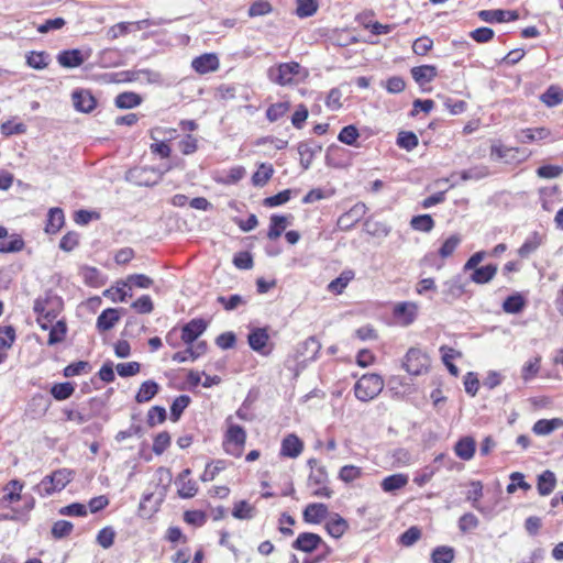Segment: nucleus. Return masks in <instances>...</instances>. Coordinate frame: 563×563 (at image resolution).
<instances>
[{
	"mask_svg": "<svg viewBox=\"0 0 563 563\" xmlns=\"http://www.w3.org/2000/svg\"><path fill=\"white\" fill-rule=\"evenodd\" d=\"M384 388V379L380 375L364 374L355 384L354 393L357 399L368 401L380 394Z\"/></svg>",
	"mask_w": 563,
	"mask_h": 563,
	"instance_id": "1",
	"label": "nucleus"
},
{
	"mask_svg": "<svg viewBox=\"0 0 563 563\" xmlns=\"http://www.w3.org/2000/svg\"><path fill=\"white\" fill-rule=\"evenodd\" d=\"M301 66L297 62L282 63L272 66L267 70L268 79L279 86H290L296 82L295 77L299 75Z\"/></svg>",
	"mask_w": 563,
	"mask_h": 563,
	"instance_id": "2",
	"label": "nucleus"
},
{
	"mask_svg": "<svg viewBox=\"0 0 563 563\" xmlns=\"http://www.w3.org/2000/svg\"><path fill=\"white\" fill-rule=\"evenodd\" d=\"M169 169L170 166H167L164 169L147 166L134 167L128 172L126 179L139 186L151 187L158 184L164 174Z\"/></svg>",
	"mask_w": 563,
	"mask_h": 563,
	"instance_id": "3",
	"label": "nucleus"
},
{
	"mask_svg": "<svg viewBox=\"0 0 563 563\" xmlns=\"http://www.w3.org/2000/svg\"><path fill=\"white\" fill-rule=\"evenodd\" d=\"M63 309L60 297L46 292L44 297L35 299L33 310L37 316H44L45 320L53 322Z\"/></svg>",
	"mask_w": 563,
	"mask_h": 563,
	"instance_id": "4",
	"label": "nucleus"
},
{
	"mask_svg": "<svg viewBox=\"0 0 563 563\" xmlns=\"http://www.w3.org/2000/svg\"><path fill=\"white\" fill-rule=\"evenodd\" d=\"M245 440V431L239 424H231L225 433L223 449L228 454L239 457L243 452Z\"/></svg>",
	"mask_w": 563,
	"mask_h": 563,
	"instance_id": "5",
	"label": "nucleus"
},
{
	"mask_svg": "<svg viewBox=\"0 0 563 563\" xmlns=\"http://www.w3.org/2000/svg\"><path fill=\"white\" fill-rule=\"evenodd\" d=\"M429 360L426 354H423L419 349L411 347L408 350L405 362L402 364L404 368L413 376L421 375L423 372L428 369Z\"/></svg>",
	"mask_w": 563,
	"mask_h": 563,
	"instance_id": "6",
	"label": "nucleus"
},
{
	"mask_svg": "<svg viewBox=\"0 0 563 563\" xmlns=\"http://www.w3.org/2000/svg\"><path fill=\"white\" fill-rule=\"evenodd\" d=\"M367 207L364 202H356L350 210L342 213L336 222L341 231L351 230L365 216Z\"/></svg>",
	"mask_w": 563,
	"mask_h": 563,
	"instance_id": "7",
	"label": "nucleus"
},
{
	"mask_svg": "<svg viewBox=\"0 0 563 563\" xmlns=\"http://www.w3.org/2000/svg\"><path fill=\"white\" fill-rule=\"evenodd\" d=\"M321 544H323V540L319 534L313 532H302L298 534L291 547L297 551L312 553Z\"/></svg>",
	"mask_w": 563,
	"mask_h": 563,
	"instance_id": "8",
	"label": "nucleus"
},
{
	"mask_svg": "<svg viewBox=\"0 0 563 563\" xmlns=\"http://www.w3.org/2000/svg\"><path fill=\"white\" fill-rule=\"evenodd\" d=\"M207 321L201 318L190 320L181 328V340L188 345L194 343L207 330Z\"/></svg>",
	"mask_w": 563,
	"mask_h": 563,
	"instance_id": "9",
	"label": "nucleus"
},
{
	"mask_svg": "<svg viewBox=\"0 0 563 563\" xmlns=\"http://www.w3.org/2000/svg\"><path fill=\"white\" fill-rule=\"evenodd\" d=\"M419 306L412 301L399 302L394 307V316L400 320L402 325L411 324L418 314Z\"/></svg>",
	"mask_w": 563,
	"mask_h": 563,
	"instance_id": "10",
	"label": "nucleus"
},
{
	"mask_svg": "<svg viewBox=\"0 0 563 563\" xmlns=\"http://www.w3.org/2000/svg\"><path fill=\"white\" fill-rule=\"evenodd\" d=\"M321 151L322 146L313 140L300 142L298 144V153L300 155L301 167L307 170L310 167L314 155Z\"/></svg>",
	"mask_w": 563,
	"mask_h": 563,
	"instance_id": "11",
	"label": "nucleus"
},
{
	"mask_svg": "<svg viewBox=\"0 0 563 563\" xmlns=\"http://www.w3.org/2000/svg\"><path fill=\"white\" fill-rule=\"evenodd\" d=\"M191 67L201 75L214 71L219 68V58L213 53H206L195 57L191 62Z\"/></svg>",
	"mask_w": 563,
	"mask_h": 563,
	"instance_id": "12",
	"label": "nucleus"
},
{
	"mask_svg": "<svg viewBox=\"0 0 563 563\" xmlns=\"http://www.w3.org/2000/svg\"><path fill=\"white\" fill-rule=\"evenodd\" d=\"M465 292V285L462 283L461 276H454L443 283L442 294L446 302L456 300Z\"/></svg>",
	"mask_w": 563,
	"mask_h": 563,
	"instance_id": "13",
	"label": "nucleus"
},
{
	"mask_svg": "<svg viewBox=\"0 0 563 563\" xmlns=\"http://www.w3.org/2000/svg\"><path fill=\"white\" fill-rule=\"evenodd\" d=\"M73 102L76 110L89 113L97 104L95 97L88 90H76L73 92Z\"/></svg>",
	"mask_w": 563,
	"mask_h": 563,
	"instance_id": "14",
	"label": "nucleus"
},
{
	"mask_svg": "<svg viewBox=\"0 0 563 563\" xmlns=\"http://www.w3.org/2000/svg\"><path fill=\"white\" fill-rule=\"evenodd\" d=\"M85 56L80 49H65L58 53L57 62L64 68H76L84 64Z\"/></svg>",
	"mask_w": 563,
	"mask_h": 563,
	"instance_id": "15",
	"label": "nucleus"
},
{
	"mask_svg": "<svg viewBox=\"0 0 563 563\" xmlns=\"http://www.w3.org/2000/svg\"><path fill=\"white\" fill-rule=\"evenodd\" d=\"M268 340L269 335L266 328H255L251 330L247 335V342L251 349L265 355L267 352H264V349L266 347Z\"/></svg>",
	"mask_w": 563,
	"mask_h": 563,
	"instance_id": "16",
	"label": "nucleus"
},
{
	"mask_svg": "<svg viewBox=\"0 0 563 563\" xmlns=\"http://www.w3.org/2000/svg\"><path fill=\"white\" fill-rule=\"evenodd\" d=\"M302 449V441L295 434H288L282 441L280 455L295 459L300 455Z\"/></svg>",
	"mask_w": 563,
	"mask_h": 563,
	"instance_id": "17",
	"label": "nucleus"
},
{
	"mask_svg": "<svg viewBox=\"0 0 563 563\" xmlns=\"http://www.w3.org/2000/svg\"><path fill=\"white\" fill-rule=\"evenodd\" d=\"M410 74L419 86H423L431 82L438 76V69L433 65H421L412 67Z\"/></svg>",
	"mask_w": 563,
	"mask_h": 563,
	"instance_id": "18",
	"label": "nucleus"
},
{
	"mask_svg": "<svg viewBox=\"0 0 563 563\" xmlns=\"http://www.w3.org/2000/svg\"><path fill=\"white\" fill-rule=\"evenodd\" d=\"M321 350V343L316 336H309L298 347V354L302 356V362L314 361Z\"/></svg>",
	"mask_w": 563,
	"mask_h": 563,
	"instance_id": "19",
	"label": "nucleus"
},
{
	"mask_svg": "<svg viewBox=\"0 0 563 563\" xmlns=\"http://www.w3.org/2000/svg\"><path fill=\"white\" fill-rule=\"evenodd\" d=\"M302 516L307 523H320L328 516V507L321 503L309 504L305 508Z\"/></svg>",
	"mask_w": 563,
	"mask_h": 563,
	"instance_id": "20",
	"label": "nucleus"
},
{
	"mask_svg": "<svg viewBox=\"0 0 563 563\" xmlns=\"http://www.w3.org/2000/svg\"><path fill=\"white\" fill-rule=\"evenodd\" d=\"M120 320L119 310L115 308L104 309L97 318V329L100 332L109 331Z\"/></svg>",
	"mask_w": 563,
	"mask_h": 563,
	"instance_id": "21",
	"label": "nucleus"
},
{
	"mask_svg": "<svg viewBox=\"0 0 563 563\" xmlns=\"http://www.w3.org/2000/svg\"><path fill=\"white\" fill-rule=\"evenodd\" d=\"M498 267L496 264H487L485 266L476 267L470 276V279L478 285L489 283L497 274Z\"/></svg>",
	"mask_w": 563,
	"mask_h": 563,
	"instance_id": "22",
	"label": "nucleus"
},
{
	"mask_svg": "<svg viewBox=\"0 0 563 563\" xmlns=\"http://www.w3.org/2000/svg\"><path fill=\"white\" fill-rule=\"evenodd\" d=\"M65 223V216L63 209L58 207L51 208L47 213V222L45 232L48 234H56Z\"/></svg>",
	"mask_w": 563,
	"mask_h": 563,
	"instance_id": "23",
	"label": "nucleus"
},
{
	"mask_svg": "<svg viewBox=\"0 0 563 563\" xmlns=\"http://www.w3.org/2000/svg\"><path fill=\"white\" fill-rule=\"evenodd\" d=\"M476 442L472 437L461 438L454 446L455 454L464 461H470L475 454Z\"/></svg>",
	"mask_w": 563,
	"mask_h": 563,
	"instance_id": "24",
	"label": "nucleus"
},
{
	"mask_svg": "<svg viewBox=\"0 0 563 563\" xmlns=\"http://www.w3.org/2000/svg\"><path fill=\"white\" fill-rule=\"evenodd\" d=\"M555 485L556 477L552 471L547 470L538 476L537 489L541 496L550 495L554 490Z\"/></svg>",
	"mask_w": 563,
	"mask_h": 563,
	"instance_id": "25",
	"label": "nucleus"
},
{
	"mask_svg": "<svg viewBox=\"0 0 563 563\" xmlns=\"http://www.w3.org/2000/svg\"><path fill=\"white\" fill-rule=\"evenodd\" d=\"M288 225V217L280 214L271 216L269 229L267 238L271 241L277 240Z\"/></svg>",
	"mask_w": 563,
	"mask_h": 563,
	"instance_id": "26",
	"label": "nucleus"
},
{
	"mask_svg": "<svg viewBox=\"0 0 563 563\" xmlns=\"http://www.w3.org/2000/svg\"><path fill=\"white\" fill-rule=\"evenodd\" d=\"M347 528V521L338 514H335L325 525L328 533L335 539L341 538Z\"/></svg>",
	"mask_w": 563,
	"mask_h": 563,
	"instance_id": "27",
	"label": "nucleus"
},
{
	"mask_svg": "<svg viewBox=\"0 0 563 563\" xmlns=\"http://www.w3.org/2000/svg\"><path fill=\"white\" fill-rule=\"evenodd\" d=\"M73 476L74 472L68 468H59L54 471L52 474L46 475L59 492L71 482Z\"/></svg>",
	"mask_w": 563,
	"mask_h": 563,
	"instance_id": "28",
	"label": "nucleus"
},
{
	"mask_svg": "<svg viewBox=\"0 0 563 563\" xmlns=\"http://www.w3.org/2000/svg\"><path fill=\"white\" fill-rule=\"evenodd\" d=\"M408 483V476L405 474H393L382 481V489L391 493L405 487Z\"/></svg>",
	"mask_w": 563,
	"mask_h": 563,
	"instance_id": "29",
	"label": "nucleus"
},
{
	"mask_svg": "<svg viewBox=\"0 0 563 563\" xmlns=\"http://www.w3.org/2000/svg\"><path fill=\"white\" fill-rule=\"evenodd\" d=\"M526 307V299L519 292L508 296L503 302V310L506 313H519Z\"/></svg>",
	"mask_w": 563,
	"mask_h": 563,
	"instance_id": "30",
	"label": "nucleus"
},
{
	"mask_svg": "<svg viewBox=\"0 0 563 563\" xmlns=\"http://www.w3.org/2000/svg\"><path fill=\"white\" fill-rule=\"evenodd\" d=\"M159 386L154 380H146L142 383L139 391L136 393L135 400L137 402L150 401L158 393Z\"/></svg>",
	"mask_w": 563,
	"mask_h": 563,
	"instance_id": "31",
	"label": "nucleus"
},
{
	"mask_svg": "<svg viewBox=\"0 0 563 563\" xmlns=\"http://www.w3.org/2000/svg\"><path fill=\"white\" fill-rule=\"evenodd\" d=\"M24 484L19 479H11L3 488L5 492L2 500L4 503H15L21 499V490Z\"/></svg>",
	"mask_w": 563,
	"mask_h": 563,
	"instance_id": "32",
	"label": "nucleus"
},
{
	"mask_svg": "<svg viewBox=\"0 0 563 563\" xmlns=\"http://www.w3.org/2000/svg\"><path fill=\"white\" fill-rule=\"evenodd\" d=\"M548 107H556L563 102V90L556 86H550L540 97Z\"/></svg>",
	"mask_w": 563,
	"mask_h": 563,
	"instance_id": "33",
	"label": "nucleus"
},
{
	"mask_svg": "<svg viewBox=\"0 0 563 563\" xmlns=\"http://www.w3.org/2000/svg\"><path fill=\"white\" fill-rule=\"evenodd\" d=\"M142 98L135 92H122L115 97L114 103L119 109H132L141 104Z\"/></svg>",
	"mask_w": 563,
	"mask_h": 563,
	"instance_id": "34",
	"label": "nucleus"
},
{
	"mask_svg": "<svg viewBox=\"0 0 563 563\" xmlns=\"http://www.w3.org/2000/svg\"><path fill=\"white\" fill-rule=\"evenodd\" d=\"M440 352L442 355V361L446 366L448 371L450 372V374L455 377L459 376L460 371L457 366L452 363V360L455 358L456 356H461V353L454 350L453 347H449L446 345H442L440 347Z\"/></svg>",
	"mask_w": 563,
	"mask_h": 563,
	"instance_id": "35",
	"label": "nucleus"
},
{
	"mask_svg": "<svg viewBox=\"0 0 563 563\" xmlns=\"http://www.w3.org/2000/svg\"><path fill=\"white\" fill-rule=\"evenodd\" d=\"M364 227L366 232L373 236L385 238L391 231V228L386 222L374 221L372 218L365 220Z\"/></svg>",
	"mask_w": 563,
	"mask_h": 563,
	"instance_id": "36",
	"label": "nucleus"
},
{
	"mask_svg": "<svg viewBox=\"0 0 563 563\" xmlns=\"http://www.w3.org/2000/svg\"><path fill=\"white\" fill-rule=\"evenodd\" d=\"M154 284V280L144 274H132L122 282V286H128L131 290L133 287L147 289Z\"/></svg>",
	"mask_w": 563,
	"mask_h": 563,
	"instance_id": "37",
	"label": "nucleus"
},
{
	"mask_svg": "<svg viewBox=\"0 0 563 563\" xmlns=\"http://www.w3.org/2000/svg\"><path fill=\"white\" fill-rule=\"evenodd\" d=\"M290 110L289 101H282L271 104L266 110V118L269 122H276Z\"/></svg>",
	"mask_w": 563,
	"mask_h": 563,
	"instance_id": "38",
	"label": "nucleus"
},
{
	"mask_svg": "<svg viewBox=\"0 0 563 563\" xmlns=\"http://www.w3.org/2000/svg\"><path fill=\"white\" fill-rule=\"evenodd\" d=\"M434 224V220L430 214L415 216L410 220V225L413 230L426 233L432 231Z\"/></svg>",
	"mask_w": 563,
	"mask_h": 563,
	"instance_id": "39",
	"label": "nucleus"
},
{
	"mask_svg": "<svg viewBox=\"0 0 563 563\" xmlns=\"http://www.w3.org/2000/svg\"><path fill=\"white\" fill-rule=\"evenodd\" d=\"M67 333V325L64 320H58L54 325L49 329L48 334V345H55L65 340Z\"/></svg>",
	"mask_w": 563,
	"mask_h": 563,
	"instance_id": "40",
	"label": "nucleus"
},
{
	"mask_svg": "<svg viewBox=\"0 0 563 563\" xmlns=\"http://www.w3.org/2000/svg\"><path fill=\"white\" fill-rule=\"evenodd\" d=\"M541 245V238L537 232H533L531 236H529L525 243L519 247L518 254L522 258L529 257L532 253H534L538 247Z\"/></svg>",
	"mask_w": 563,
	"mask_h": 563,
	"instance_id": "41",
	"label": "nucleus"
},
{
	"mask_svg": "<svg viewBox=\"0 0 563 563\" xmlns=\"http://www.w3.org/2000/svg\"><path fill=\"white\" fill-rule=\"evenodd\" d=\"M454 549L448 545L437 547L431 554L432 563H452Z\"/></svg>",
	"mask_w": 563,
	"mask_h": 563,
	"instance_id": "42",
	"label": "nucleus"
},
{
	"mask_svg": "<svg viewBox=\"0 0 563 563\" xmlns=\"http://www.w3.org/2000/svg\"><path fill=\"white\" fill-rule=\"evenodd\" d=\"M490 172L489 168L485 165H477L474 167H471L468 169L461 172V179L466 180H481L487 176H489Z\"/></svg>",
	"mask_w": 563,
	"mask_h": 563,
	"instance_id": "43",
	"label": "nucleus"
},
{
	"mask_svg": "<svg viewBox=\"0 0 563 563\" xmlns=\"http://www.w3.org/2000/svg\"><path fill=\"white\" fill-rule=\"evenodd\" d=\"M550 136V131L547 128L526 129L521 131V142L531 143L534 141L544 140Z\"/></svg>",
	"mask_w": 563,
	"mask_h": 563,
	"instance_id": "44",
	"label": "nucleus"
},
{
	"mask_svg": "<svg viewBox=\"0 0 563 563\" xmlns=\"http://www.w3.org/2000/svg\"><path fill=\"white\" fill-rule=\"evenodd\" d=\"M397 145L408 152L412 151L418 146V137L413 132L400 131L397 135Z\"/></svg>",
	"mask_w": 563,
	"mask_h": 563,
	"instance_id": "45",
	"label": "nucleus"
},
{
	"mask_svg": "<svg viewBox=\"0 0 563 563\" xmlns=\"http://www.w3.org/2000/svg\"><path fill=\"white\" fill-rule=\"evenodd\" d=\"M353 277L354 273L352 271H344L329 284L328 289L332 292L341 294Z\"/></svg>",
	"mask_w": 563,
	"mask_h": 563,
	"instance_id": "46",
	"label": "nucleus"
},
{
	"mask_svg": "<svg viewBox=\"0 0 563 563\" xmlns=\"http://www.w3.org/2000/svg\"><path fill=\"white\" fill-rule=\"evenodd\" d=\"M225 468V461L217 460L211 463H208L205 472L200 476L202 482H211L216 478V476Z\"/></svg>",
	"mask_w": 563,
	"mask_h": 563,
	"instance_id": "47",
	"label": "nucleus"
},
{
	"mask_svg": "<svg viewBox=\"0 0 563 563\" xmlns=\"http://www.w3.org/2000/svg\"><path fill=\"white\" fill-rule=\"evenodd\" d=\"M510 484L507 486V493L514 494L518 488L528 492L531 489V485L525 481V475L520 472H514L510 474Z\"/></svg>",
	"mask_w": 563,
	"mask_h": 563,
	"instance_id": "48",
	"label": "nucleus"
},
{
	"mask_svg": "<svg viewBox=\"0 0 563 563\" xmlns=\"http://www.w3.org/2000/svg\"><path fill=\"white\" fill-rule=\"evenodd\" d=\"M274 169L272 165L262 164L252 176V183L254 186H264L273 176Z\"/></svg>",
	"mask_w": 563,
	"mask_h": 563,
	"instance_id": "49",
	"label": "nucleus"
},
{
	"mask_svg": "<svg viewBox=\"0 0 563 563\" xmlns=\"http://www.w3.org/2000/svg\"><path fill=\"white\" fill-rule=\"evenodd\" d=\"M190 404V397L187 395H180L178 396L170 406V418L173 421H177L184 410L188 407Z\"/></svg>",
	"mask_w": 563,
	"mask_h": 563,
	"instance_id": "50",
	"label": "nucleus"
},
{
	"mask_svg": "<svg viewBox=\"0 0 563 563\" xmlns=\"http://www.w3.org/2000/svg\"><path fill=\"white\" fill-rule=\"evenodd\" d=\"M478 18L486 23H501L506 22V12L503 9L497 10H481L477 13Z\"/></svg>",
	"mask_w": 563,
	"mask_h": 563,
	"instance_id": "51",
	"label": "nucleus"
},
{
	"mask_svg": "<svg viewBox=\"0 0 563 563\" xmlns=\"http://www.w3.org/2000/svg\"><path fill=\"white\" fill-rule=\"evenodd\" d=\"M74 391L75 387L69 382L55 384L51 389V394L57 400L69 398Z\"/></svg>",
	"mask_w": 563,
	"mask_h": 563,
	"instance_id": "52",
	"label": "nucleus"
},
{
	"mask_svg": "<svg viewBox=\"0 0 563 563\" xmlns=\"http://www.w3.org/2000/svg\"><path fill=\"white\" fill-rule=\"evenodd\" d=\"M26 64L34 69H43L48 65V54L45 52H31L26 55Z\"/></svg>",
	"mask_w": 563,
	"mask_h": 563,
	"instance_id": "53",
	"label": "nucleus"
},
{
	"mask_svg": "<svg viewBox=\"0 0 563 563\" xmlns=\"http://www.w3.org/2000/svg\"><path fill=\"white\" fill-rule=\"evenodd\" d=\"M318 10L317 0H297L296 13L299 18L313 15Z\"/></svg>",
	"mask_w": 563,
	"mask_h": 563,
	"instance_id": "54",
	"label": "nucleus"
},
{
	"mask_svg": "<svg viewBox=\"0 0 563 563\" xmlns=\"http://www.w3.org/2000/svg\"><path fill=\"white\" fill-rule=\"evenodd\" d=\"M217 301L223 306V308L228 311H232L236 309L240 305H245L247 299L241 295H231L229 297L219 296Z\"/></svg>",
	"mask_w": 563,
	"mask_h": 563,
	"instance_id": "55",
	"label": "nucleus"
},
{
	"mask_svg": "<svg viewBox=\"0 0 563 563\" xmlns=\"http://www.w3.org/2000/svg\"><path fill=\"white\" fill-rule=\"evenodd\" d=\"M232 516L241 520L252 519L254 517V507L247 501L241 500L234 505Z\"/></svg>",
	"mask_w": 563,
	"mask_h": 563,
	"instance_id": "56",
	"label": "nucleus"
},
{
	"mask_svg": "<svg viewBox=\"0 0 563 563\" xmlns=\"http://www.w3.org/2000/svg\"><path fill=\"white\" fill-rule=\"evenodd\" d=\"M360 136V133H358V130L356 129L355 125H346L344 126L339 135H338V140L341 142V143H344L346 145H355L357 139Z\"/></svg>",
	"mask_w": 563,
	"mask_h": 563,
	"instance_id": "57",
	"label": "nucleus"
},
{
	"mask_svg": "<svg viewBox=\"0 0 563 563\" xmlns=\"http://www.w3.org/2000/svg\"><path fill=\"white\" fill-rule=\"evenodd\" d=\"M291 198V190L285 189L278 194L267 197L264 199L263 205L265 207L274 208L288 202Z\"/></svg>",
	"mask_w": 563,
	"mask_h": 563,
	"instance_id": "58",
	"label": "nucleus"
},
{
	"mask_svg": "<svg viewBox=\"0 0 563 563\" xmlns=\"http://www.w3.org/2000/svg\"><path fill=\"white\" fill-rule=\"evenodd\" d=\"M460 243H461L460 235H457V234L451 235L450 238H448L444 241V243L439 249V255L442 258H446V257L451 256Z\"/></svg>",
	"mask_w": 563,
	"mask_h": 563,
	"instance_id": "59",
	"label": "nucleus"
},
{
	"mask_svg": "<svg viewBox=\"0 0 563 563\" xmlns=\"http://www.w3.org/2000/svg\"><path fill=\"white\" fill-rule=\"evenodd\" d=\"M15 341V329L12 325L0 327V347L8 350Z\"/></svg>",
	"mask_w": 563,
	"mask_h": 563,
	"instance_id": "60",
	"label": "nucleus"
},
{
	"mask_svg": "<svg viewBox=\"0 0 563 563\" xmlns=\"http://www.w3.org/2000/svg\"><path fill=\"white\" fill-rule=\"evenodd\" d=\"M73 523L67 520H58L52 527V536L55 539H63L70 534L73 531Z\"/></svg>",
	"mask_w": 563,
	"mask_h": 563,
	"instance_id": "61",
	"label": "nucleus"
},
{
	"mask_svg": "<svg viewBox=\"0 0 563 563\" xmlns=\"http://www.w3.org/2000/svg\"><path fill=\"white\" fill-rule=\"evenodd\" d=\"M115 531L112 527L102 528L97 534V542L103 549H109L113 545Z\"/></svg>",
	"mask_w": 563,
	"mask_h": 563,
	"instance_id": "62",
	"label": "nucleus"
},
{
	"mask_svg": "<svg viewBox=\"0 0 563 563\" xmlns=\"http://www.w3.org/2000/svg\"><path fill=\"white\" fill-rule=\"evenodd\" d=\"M362 475V470L355 465H344L339 472V478L344 483H351Z\"/></svg>",
	"mask_w": 563,
	"mask_h": 563,
	"instance_id": "63",
	"label": "nucleus"
},
{
	"mask_svg": "<svg viewBox=\"0 0 563 563\" xmlns=\"http://www.w3.org/2000/svg\"><path fill=\"white\" fill-rule=\"evenodd\" d=\"M495 32L490 27L482 26L470 33L473 41L479 44L488 43L494 38Z\"/></svg>",
	"mask_w": 563,
	"mask_h": 563,
	"instance_id": "64",
	"label": "nucleus"
}]
</instances>
